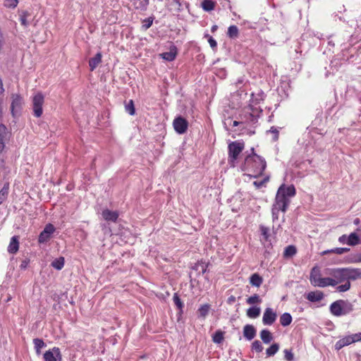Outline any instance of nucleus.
Instances as JSON below:
<instances>
[{"label":"nucleus","instance_id":"f257e3e1","mask_svg":"<svg viewBox=\"0 0 361 361\" xmlns=\"http://www.w3.org/2000/svg\"><path fill=\"white\" fill-rule=\"evenodd\" d=\"M295 193V188L293 185L286 186L283 184L279 188L271 209L274 219L279 218V212L280 211L283 213L286 212L290 203V198L294 197Z\"/></svg>","mask_w":361,"mask_h":361},{"label":"nucleus","instance_id":"f03ea898","mask_svg":"<svg viewBox=\"0 0 361 361\" xmlns=\"http://www.w3.org/2000/svg\"><path fill=\"white\" fill-rule=\"evenodd\" d=\"M267 167L266 161L256 154L248 155L243 165V171L248 172V175L253 178H258L263 174Z\"/></svg>","mask_w":361,"mask_h":361},{"label":"nucleus","instance_id":"7ed1b4c3","mask_svg":"<svg viewBox=\"0 0 361 361\" xmlns=\"http://www.w3.org/2000/svg\"><path fill=\"white\" fill-rule=\"evenodd\" d=\"M330 310L333 314L336 316H341L347 314L352 312L353 306L348 301L340 300L333 302L331 305Z\"/></svg>","mask_w":361,"mask_h":361},{"label":"nucleus","instance_id":"20e7f679","mask_svg":"<svg viewBox=\"0 0 361 361\" xmlns=\"http://www.w3.org/2000/svg\"><path fill=\"white\" fill-rule=\"evenodd\" d=\"M244 143L238 141L232 142L228 145V162L231 166H234L235 161L244 149Z\"/></svg>","mask_w":361,"mask_h":361},{"label":"nucleus","instance_id":"39448f33","mask_svg":"<svg viewBox=\"0 0 361 361\" xmlns=\"http://www.w3.org/2000/svg\"><path fill=\"white\" fill-rule=\"evenodd\" d=\"M44 103V96L41 92L35 94L32 98V106L33 115L36 118H39L43 114V105Z\"/></svg>","mask_w":361,"mask_h":361},{"label":"nucleus","instance_id":"423d86ee","mask_svg":"<svg viewBox=\"0 0 361 361\" xmlns=\"http://www.w3.org/2000/svg\"><path fill=\"white\" fill-rule=\"evenodd\" d=\"M250 103L248 105L247 114H249V119L252 123H256L257 118L259 116V114L262 112V109L259 107H255V105L259 104V100L254 98V94H251Z\"/></svg>","mask_w":361,"mask_h":361},{"label":"nucleus","instance_id":"0eeeda50","mask_svg":"<svg viewBox=\"0 0 361 361\" xmlns=\"http://www.w3.org/2000/svg\"><path fill=\"white\" fill-rule=\"evenodd\" d=\"M173 126L176 133L183 134L188 130V122L183 117L178 116L173 120Z\"/></svg>","mask_w":361,"mask_h":361},{"label":"nucleus","instance_id":"6e6552de","mask_svg":"<svg viewBox=\"0 0 361 361\" xmlns=\"http://www.w3.org/2000/svg\"><path fill=\"white\" fill-rule=\"evenodd\" d=\"M44 361H61L62 355L60 349L54 347L52 349L46 351L44 354Z\"/></svg>","mask_w":361,"mask_h":361},{"label":"nucleus","instance_id":"1a4fd4ad","mask_svg":"<svg viewBox=\"0 0 361 361\" xmlns=\"http://www.w3.org/2000/svg\"><path fill=\"white\" fill-rule=\"evenodd\" d=\"M55 231V228L51 224L45 226L44 230L40 233L38 242L39 243H46L51 238V235Z\"/></svg>","mask_w":361,"mask_h":361},{"label":"nucleus","instance_id":"9d476101","mask_svg":"<svg viewBox=\"0 0 361 361\" xmlns=\"http://www.w3.org/2000/svg\"><path fill=\"white\" fill-rule=\"evenodd\" d=\"M277 315L276 313L270 307L266 308L264 310L262 322L264 325H271L273 324L276 319Z\"/></svg>","mask_w":361,"mask_h":361},{"label":"nucleus","instance_id":"9b49d317","mask_svg":"<svg viewBox=\"0 0 361 361\" xmlns=\"http://www.w3.org/2000/svg\"><path fill=\"white\" fill-rule=\"evenodd\" d=\"M12 102L11 105V111L13 117L16 116V111L21 109L23 104V98L20 94H13L11 95Z\"/></svg>","mask_w":361,"mask_h":361},{"label":"nucleus","instance_id":"f8f14e48","mask_svg":"<svg viewBox=\"0 0 361 361\" xmlns=\"http://www.w3.org/2000/svg\"><path fill=\"white\" fill-rule=\"evenodd\" d=\"M331 275L334 277L335 286L337 285L338 283H342L345 281H347L346 269L345 268L334 269L332 271Z\"/></svg>","mask_w":361,"mask_h":361},{"label":"nucleus","instance_id":"ddd939ff","mask_svg":"<svg viewBox=\"0 0 361 361\" xmlns=\"http://www.w3.org/2000/svg\"><path fill=\"white\" fill-rule=\"evenodd\" d=\"M177 56V48L176 46L172 45L170 47L169 51L164 52L160 54V56L167 61H173Z\"/></svg>","mask_w":361,"mask_h":361},{"label":"nucleus","instance_id":"4468645a","mask_svg":"<svg viewBox=\"0 0 361 361\" xmlns=\"http://www.w3.org/2000/svg\"><path fill=\"white\" fill-rule=\"evenodd\" d=\"M346 269V276L347 281L349 280H356L357 279L361 278V269H354V268H345Z\"/></svg>","mask_w":361,"mask_h":361},{"label":"nucleus","instance_id":"2eb2a0df","mask_svg":"<svg viewBox=\"0 0 361 361\" xmlns=\"http://www.w3.org/2000/svg\"><path fill=\"white\" fill-rule=\"evenodd\" d=\"M102 216L106 221L116 222L118 218V213L116 211L104 209L102 212Z\"/></svg>","mask_w":361,"mask_h":361},{"label":"nucleus","instance_id":"dca6fc26","mask_svg":"<svg viewBox=\"0 0 361 361\" xmlns=\"http://www.w3.org/2000/svg\"><path fill=\"white\" fill-rule=\"evenodd\" d=\"M243 336L247 340L250 341L256 336V329L251 324H247L243 328Z\"/></svg>","mask_w":361,"mask_h":361},{"label":"nucleus","instance_id":"f3484780","mask_svg":"<svg viewBox=\"0 0 361 361\" xmlns=\"http://www.w3.org/2000/svg\"><path fill=\"white\" fill-rule=\"evenodd\" d=\"M18 236L14 235L11 238L10 243L8 246V252L11 254H15L19 249Z\"/></svg>","mask_w":361,"mask_h":361},{"label":"nucleus","instance_id":"a211bd4d","mask_svg":"<svg viewBox=\"0 0 361 361\" xmlns=\"http://www.w3.org/2000/svg\"><path fill=\"white\" fill-rule=\"evenodd\" d=\"M102 53L98 52L94 57L89 60V66L91 71H93L102 62Z\"/></svg>","mask_w":361,"mask_h":361},{"label":"nucleus","instance_id":"6ab92c4d","mask_svg":"<svg viewBox=\"0 0 361 361\" xmlns=\"http://www.w3.org/2000/svg\"><path fill=\"white\" fill-rule=\"evenodd\" d=\"M263 282V279L259 274L255 273L250 277V283L252 286L259 287Z\"/></svg>","mask_w":361,"mask_h":361},{"label":"nucleus","instance_id":"aec40b11","mask_svg":"<svg viewBox=\"0 0 361 361\" xmlns=\"http://www.w3.org/2000/svg\"><path fill=\"white\" fill-rule=\"evenodd\" d=\"M327 286H335L334 279L329 277L317 279V286L325 287Z\"/></svg>","mask_w":361,"mask_h":361},{"label":"nucleus","instance_id":"412c9836","mask_svg":"<svg viewBox=\"0 0 361 361\" xmlns=\"http://www.w3.org/2000/svg\"><path fill=\"white\" fill-rule=\"evenodd\" d=\"M6 130L7 128L4 124H0V153L2 152L5 147L4 140L6 135Z\"/></svg>","mask_w":361,"mask_h":361},{"label":"nucleus","instance_id":"4be33fe9","mask_svg":"<svg viewBox=\"0 0 361 361\" xmlns=\"http://www.w3.org/2000/svg\"><path fill=\"white\" fill-rule=\"evenodd\" d=\"M347 244L351 246L360 244V236L356 233H351L348 237Z\"/></svg>","mask_w":361,"mask_h":361},{"label":"nucleus","instance_id":"5701e85b","mask_svg":"<svg viewBox=\"0 0 361 361\" xmlns=\"http://www.w3.org/2000/svg\"><path fill=\"white\" fill-rule=\"evenodd\" d=\"M210 305L204 304L201 305L197 310L198 317L204 319L209 314Z\"/></svg>","mask_w":361,"mask_h":361},{"label":"nucleus","instance_id":"b1692460","mask_svg":"<svg viewBox=\"0 0 361 361\" xmlns=\"http://www.w3.org/2000/svg\"><path fill=\"white\" fill-rule=\"evenodd\" d=\"M246 314L250 318H257L260 314V308L256 306L251 307L247 310Z\"/></svg>","mask_w":361,"mask_h":361},{"label":"nucleus","instance_id":"393cba45","mask_svg":"<svg viewBox=\"0 0 361 361\" xmlns=\"http://www.w3.org/2000/svg\"><path fill=\"white\" fill-rule=\"evenodd\" d=\"M297 252V249L294 245L287 246L283 252L284 258H290L294 256Z\"/></svg>","mask_w":361,"mask_h":361},{"label":"nucleus","instance_id":"a878e982","mask_svg":"<svg viewBox=\"0 0 361 361\" xmlns=\"http://www.w3.org/2000/svg\"><path fill=\"white\" fill-rule=\"evenodd\" d=\"M260 337L264 343H269L273 339L271 332L267 329L261 331Z\"/></svg>","mask_w":361,"mask_h":361},{"label":"nucleus","instance_id":"bb28decb","mask_svg":"<svg viewBox=\"0 0 361 361\" xmlns=\"http://www.w3.org/2000/svg\"><path fill=\"white\" fill-rule=\"evenodd\" d=\"M227 35L231 39H235L239 35V30L236 25H231L228 28Z\"/></svg>","mask_w":361,"mask_h":361},{"label":"nucleus","instance_id":"cd10ccee","mask_svg":"<svg viewBox=\"0 0 361 361\" xmlns=\"http://www.w3.org/2000/svg\"><path fill=\"white\" fill-rule=\"evenodd\" d=\"M292 322V317L289 313H283L280 317V323L283 326H287Z\"/></svg>","mask_w":361,"mask_h":361},{"label":"nucleus","instance_id":"c85d7f7f","mask_svg":"<svg viewBox=\"0 0 361 361\" xmlns=\"http://www.w3.org/2000/svg\"><path fill=\"white\" fill-rule=\"evenodd\" d=\"M9 184L6 183L0 190V204H1L6 199L8 195Z\"/></svg>","mask_w":361,"mask_h":361},{"label":"nucleus","instance_id":"c756f323","mask_svg":"<svg viewBox=\"0 0 361 361\" xmlns=\"http://www.w3.org/2000/svg\"><path fill=\"white\" fill-rule=\"evenodd\" d=\"M202 7L206 11H213L215 8V2L212 0H203Z\"/></svg>","mask_w":361,"mask_h":361},{"label":"nucleus","instance_id":"7c9ffc66","mask_svg":"<svg viewBox=\"0 0 361 361\" xmlns=\"http://www.w3.org/2000/svg\"><path fill=\"white\" fill-rule=\"evenodd\" d=\"M64 257H60L51 262V266L57 270H61L64 266Z\"/></svg>","mask_w":361,"mask_h":361},{"label":"nucleus","instance_id":"2f4dec72","mask_svg":"<svg viewBox=\"0 0 361 361\" xmlns=\"http://www.w3.org/2000/svg\"><path fill=\"white\" fill-rule=\"evenodd\" d=\"M261 234L263 236V240L265 242L269 241L270 230L268 227L264 226H260L259 227Z\"/></svg>","mask_w":361,"mask_h":361},{"label":"nucleus","instance_id":"473e14b6","mask_svg":"<svg viewBox=\"0 0 361 361\" xmlns=\"http://www.w3.org/2000/svg\"><path fill=\"white\" fill-rule=\"evenodd\" d=\"M125 109L130 116L135 114L134 102L132 99L129 100L128 103H126Z\"/></svg>","mask_w":361,"mask_h":361},{"label":"nucleus","instance_id":"72a5a7b5","mask_svg":"<svg viewBox=\"0 0 361 361\" xmlns=\"http://www.w3.org/2000/svg\"><path fill=\"white\" fill-rule=\"evenodd\" d=\"M279 349V344L273 343L269 348L267 349L266 354L268 357L273 356L278 352Z\"/></svg>","mask_w":361,"mask_h":361},{"label":"nucleus","instance_id":"f704fd0d","mask_svg":"<svg viewBox=\"0 0 361 361\" xmlns=\"http://www.w3.org/2000/svg\"><path fill=\"white\" fill-rule=\"evenodd\" d=\"M33 343L35 345V348L36 350V353L37 354L40 353V349L45 346V343L42 339L40 338H34Z\"/></svg>","mask_w":361,"mask_h":361},{"label":"nucleus","instance_id":"c9c22d12","mask_svg":"<svg viewBox=\"0 0 361 361\" xmlns=\"http://www.w3.org/2000/svg\"><path fill=\"white\" fill-rule=\"evenodd\" d=\"M246 302L249 305L259 304L262 302V299L259 295L254 294L253 295L247 298Z\"/></svg>","mask_w":361,"mask_h":361},{"label":"nucleus","instance_id":"e433bc0d","mask_svg":"<svg viewBox=\"0 0 361 361\" xmlns=\"http://www.w3.org/2000/svg\"><path fill=\"white\" fill-rule=\"evenodd\" d=\"M269 176H266L262 180L254 181L253 185L257 189H259L262 187H265L267 183L269 181Z\"/></svg>","mask_w":361,"mask_h":361},{"label":"nucleus","instance_id":"4c0bfd02","mask_svg":"<svg viewBox=\"0 0 361 361\" xmlns=\"http://www.w3.org/2000/svg\"><path fill=\"white\" fill-rule=\"evenodd\" d=\"M173 300L175 304V305L177 307V308L180 310V312L183 311V303L181 301L179 295L178 293H174L173 296Z\"/></svg>","mask_w":361,"mask_h":361},{"label":"nucleus","instance_id":"58836bf2","mask_svg":"<svg viewBox=\"0 0 361 361\" xmlns=\"http://www.w3.org/2000/svg\"><path fill=\"white\" fill-rule=\"evenodd\" d=\"M30 16V13L27 11H23L20 15V22L21 25L24 27H27L29 23L27 22V17Z\"/></svg>","mask_w":361,"mask_h":361},{"label":"nucleus","instance_id":"ea45409f","mask_svg":"<svg viewBox=\"0 0 361 361\" xmlns=\"http://www.w3.org/2000/svg\"><path fill=\"white\" fill-rule=\"evenodd\" d=\"M212 338L214 343H221L224 340V332L221 331H216Z\"/></svg>","mask_w":361,"mask_h":361},{"label":"nucleus","instance_id":"a19ab883","mask_svg":"<svg viewBox=\"0 0 361 361\" xmlns=\"http://www.w3.org/2000/svg\"><path fill=\"white\" fill-rule=\"evenodd\" d=\"M153 20L154 18L152 17H149L143 20L142 25V30H147L148 28H149L153 23Z\"/></svg>","mask_w":361,"mask_h":361},{"label":"nucleus","instance_id":"79ce46f5","mask_svg":"<svg viewBox=\"0 0 361 361\" xmlns=\"http://www.w3.org/2000/svg\"><path fill=\"white\" fill-rule=\"evenodd\" d=\"M252 350L257 353H260L263 350V346L259 341H255L252 343Z\"/></svg>","mask_w":361,"mask_h":361},{"label":"nucleus","instance_id":"37998d69","mask_svg":"<svg viewBox=\"0 0 361 361\" xmlns=\"http://www.w3.org/2000/svg\"><path fill=\"white\" fill-rule=\"evenodd\" d=\"M18 4V0H5L4 5L6 8H15Z\"/></svg>","mask_w":361,"mask_h":361},{"label":"nucleus","instance_id":"c03bdc74","mask_svg":"<svg viewBox=\"0 0 361 361\" xmlns=\"http://www.w3.org/2000/svg\"><path fill=\"white\" fill-rule=\"evenodd\" d=\"M204 37L207 38L208 42L210 45V47L212 48L213 50H215L217 47V42L209 34H205Z\"/></svg>","mask_w":361,"mask_h":361},{"label":"nucleus","instance_id":"a18cd8bd","mask_svg":"<svg viewBox=\"0 0 361 361\" xmlns=\"http://www.w3.org/2000/svg\"><path fill=\"white\" fill-rule=\"evenodd\" d=\"M350 281H347L344 284L338 286L336 288L337 290L339 292H345L350 289Z\"/></svg>","mask_w":361,"mask_h":361},{"label":"nucleus","instance_id":"49530a36","mask_svg":"<svg viewBox=\"0 0 361 361\" xmlns=\"http://www.w3.org/2000/svg\"><path fill=\"white\" fill-rule=\"evenodd\" d=\"M349 251V248H346V247H339V248H336L335 250H331L330 252H334V253H336L338 255H341L344 252H347ZM329 251H325V252H323V254H325L326 252H329Z\"/></svg>","mask_w":361,"mask_h":361},{"label":"nucleus","instance_id":"de8ad7c7","mask_svg":"<svg viewBox=\"0 0 361 361\" xmlns=\"http://www.w3.org/2000/svg\"><path fill=\"white\" fill-rule=\"evenodd\" d=\"M283 353H284V357L287 361H293V360L294 355L290 350L285 349Z\"/></svg>","mask_w":361,"mask_h":361},{"label":"nucleus","instance_id":"09e8293b","mask_svg":"<svg viewBox=\"0 0 361 361\" xmlns=\"http://www.w3.org/2000/svg\"><path fill=\"white\" fill-rule=\"evenodd\" d=\"M315 272H316V267H314L312 268V270H311V274H310V281H311V283L313 285V286H316V274H315Z\"/></svg>","mask_w":361,"mask_h":361},{"label":"nucleus","instance_id":"8fccbe9b","mask_svg":"<svg viewBox=\"0 0 361 361\" xmlns=\"http://www.w3.org/2000/svg\"><path fill=\"white\" fill-rule=\"evenodd\" d=\"M351 263H359L361 262V252L357 253L352 257L350 260Z\"/></svg>","mask_w":361,"mask_h":361},{"label":"nucleus","instance_id":"3c124183","mask_svg":"<svg viewBox=\"0 0 361 361\" xmlns=\"http://www.w3.org/2000/svg\"><path fill=\"white\" fill-rule=\"evenodd\" d=\"M306 298L312 302H316V293L312 291L307 295Z\"/></svg>","mask_w":361,"mask_h":361},{"label":"nucleus","instance_id":"603ef678","mask_svg":"<svg viewBox=\"0 0 361 361\" xmlns=\"http://www.w3.org/2000/svg\"><path fill=\"white\" fill-rule=\"evenodd\" d=\"M342 339H343V342L345 343V345H350V344L354 343V340L352 339L351 336H346Z\"/></svg>","mask_w":361,"mask_h":361},{"label":"nucleus","instance_id":"864d4df0","mask_svg":"<svg viewBox=\"0 0 361 361\" xmlns=\"http://www.w3.org/2000/svg\"><path fill=\"white\" fill-rule=\"evenodd\" d=\"M344 346H345V345L343 339L339 340L335 345V348L336 350H340Z\"/></svg>","mask_w":361,"mask_h":361},{"label":"nucleus","instance_id":"5fc2aeb1","mask_svg":"<svg viewBox=\"0 0 361 361\" xmlns=\"http://www.w3.org/2000/svg\"><path fill=\"white\" fill-rule=\"evenodd\" d=\"M270 131L271 133H274V135H274V140H278V138H279V131H278V130L275 127L272 126L271 128V129H270Z\"/></svg>","mask_w":361,"mask_h":361},{"label":"nucleus","instance_id":"6e6d98bb","mask_svg":"<svg viewBox=\"0 0 361 361\" xmlns=\"http://www.w3.org/2000/svg\"><path fill=\"white\" fill-rule=\"evenodd\" d=\"M351 337L352 339L354 340V342L361 341V333L353 334Z\"/></svg>","mask_w":361,"mask_h":361},{"label":"nucleus","instance_id":"4d7b16f0","mask_svg":"<svg viewBox=\"0 0 361 361\" xmlns=\"http://www.w3.org/2000/svg\"><path fill=\"white\" fill-rule=\"evenodd\" d=\"M200 265L202 267V274H204L206 273L208 267V264L201 263Z\"/></svg>","mask_w":361,"mask_h":361},{"label":"nucleus","instance_id":"13d9d810","mask_svg":"<svg viewBox=\"0 0 361 361\" xmlns=\"http://www.w3.org/2000/svg\"><path fill=\"white\" fill-rule=\"evenodd\" d=\"M339 241L342 243H345L348 242V237L345 235H343L339 238Z\"/></svg>","mask_w":361,"mask_h":361},{"label":"nucleus","instance_id":"bf43d9fd","mask_svg":"<svg viewBox=\"0 0 361 361\" xmlns=\"http://www.w3.org/2000/svg\"><path fill=\"white\" fill-rule=\"evenodd\" d=\"M235 301V297L233 296V295H231L228 298V302L229 304H231L233 302H234Z\"/></svg>","mask_w":361,"mask_h":361},{"label":"nucleus","instance_id":"052dcab7","mask_svg":"<svg viewBox=\"0 0 361 361\" xmlns=\"http://www.w3.org/2000/svg\"><path fill=\"white\" fill-rule=\"evenodd\" d=\"M324 297V294L322 292L317 291V301L322 300Z\"/></svg>","mask_w":361,"mask_h":361},{"label":"nucleus","instance_id":"680f3d73","mask_svg":"<svg viewBox=\"0 0 361 361\" xmlns=\"http://www.w3.org/2000/svg\"><path fill=\"white\" fill-rule=\"evenodd\" d=\"M4 92V86H3V82H2L1 80L0 79V94H1Z\"/></svg>","mask_w":361,"mask_h":361},{"label":"nucleus","instance_id":"e2e57ef3","mask_svg":"<svg viewBox=\"0 0 361 361\" xmlns=\"http://www.w3.org/2000/svg\"><path fill=\"white\" fill-rule=\"evenodd\" d=\"M2 104H3V100L0 99V118H1L2 116Z\"/></svg>","mask_w":361,"mask_h":361},{"label":"nucleus","instance_id":"0e129e2a","mask_svg":"<svg viewBox=\"0 0 361 361\" xmlns=\"http://www.w3.org/2000/svg\"><path fill=\"white\" fill-rule=\"evenodd\" d=\"M218 27L217 25H214L212 27V32H214L217 30Z\"/></svg>","mask_w":361,"mask_h":361},{"label":"nucleus","instance_id":"69168bd1","mask_svg":"<svg viewBox=\"0 0 361 361\" xmlns=\"http://www.w3.org/2000/svg\"><path fill=\"white\" fill-rule=\"evenodd\" d=\"M26 267H27V262H23L21 264V265H20V267H21L22 269H25V268H26Z\"/></svg>","mask_w":361,"mask_h":361},{"label":"nucleus","instance_id":"338daca9","mask_svg":"<svg viewBox=\"0 0 361 361\" xmlns=\"http://www.w3.org/2000/svg\"><path fill=\"white\" fill-rule=\"evenodd\" d=\"M239 124H240V122H238L237 121H234L233 123V126H238Z\"/></svg>","mask_w":361,"mask_h":361},{"label":"nucleus","instance_id":"774afa93","mask_svg":"<svg viewBox=\"0 0 361 361\" xmlns=\"http://www.w3.org/2000/svg\"><path fill=\"white\" fill-rule=\"evenodd\" d=\"M173 1L178 5L179 6H181V3L180 2V0H173Z\"/></svg>","mask_w":361,"mask_h":361}]
</instances>
